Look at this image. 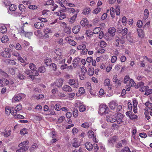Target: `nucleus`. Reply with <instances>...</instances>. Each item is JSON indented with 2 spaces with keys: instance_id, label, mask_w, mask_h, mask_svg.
I'll return each instance as SVG.
<instances>
[{
  "instance_id": "e2e57ef3",
  "label": "nucleus",
  "mask_w": 152,
  "mask_h": 152,
  "mask_svg": "<svg viewBox=\"0 0 152 152\" xmlns=\"http://www.w3.org/2000/svg\"><path fill=\"white\" fill-rule=\"evenodd\" d=\"M129 117L131 120L135 119L137 118V116L134 114H131L129 115Z\"/></svg>"
},
{
  "instance_id": "2f4dec72",
  "label": "nucleus",
  "mask_w": 152,
  "mask_h": 152,
  "mask_svg": "<svg viewBox=\"0 0 152 152\" xmlns=\"http://www.w3.org/2000/svg\"><path fill=\"white\" fill-rule=\"evenodd\" d=\"M79 111L80 112H83L86 110V106L80 103V104H79Z\"/></svg>"
},
{
  "instance_id": "6ab92c4d",
  "label": "nucleus",
  "mask_w": 152,
  "mask_h": 152,
  "mask_svg": "<svg viewBox=\"0 0 152 152\" xmlns=\"http://www.w3.org/2000/svg\"><path fill=\"white\" fill-rule=\"evenodd\" d=\"M86 88L88 90L90 93L91 95H94L93 92L92 91L91 87V84L89 82H87L85 84Z\"/></svg>"
},
{
  "instance_id": "423d86ee",
  "label": "nucleus",
  "mask_w": 152,
  "mask_h": 152,
  "mask_svg": "<svg viewBox=\"0 0 152 152\" xmlns=\"http://www.w3.org/2000/svg\"><path fill=\"white\" fill-rule=\"evenodd\" d=\"M10 50V49L9 48L6 49L4 51H2L1 53V56L4 58H10L11 56L10 54L9 53Z\"/></svg>"
},
{
  "instance_id": "20e7f679",
  "label": "nucleus",
  "mask_w": 152,
  "mask_h": 152,
  "mask_svg": "<svg viewBox=\"0 0 152 152\" xmlns=\"http://www.w3.org/2000/svg\"><path fill=\"white\" fill-rule=\"evenodd\" d=\"M62 50L60 49H56L54 51L56 56L54 57L56 61L60 60L62 58Z\"/></svg>"
},
{
  "instance_id": "39448f33",
  "label": "nucleus",
  "mask_w": 152,
  "mask_h": 152,
  "mask_svg": "<svg viewBox=\"0 0 152 152\" xmlns=\"http://www.w3.org/2000/svg\"><path fill=\"white\" fill-rule=\"evenodd\" d=\"M63 81L64 80L62 79H58L54 83L51 84V85L52 86H55L58 87H61L63 84Z\"/></svg>"
},
{
  "instance_id": "a878e982",
  "label": "nucleus",
  "mask_w": 152,
  "mask_h": 152,
  "mask_svg": "<svg viewBox=\"0 0 152 152\" xmlns=\"http://www.w3.org/2000/svg\"><path fill=\"white\" fill-rule=\"evenodd\" d=\"M69 11L70 12L71 15H75V14H77L78 11V10H75L74 8H68Z\"/></svg>"
},
{
  "instance_id": "49530a36",
  "label": "nucleus",
  "mask_w": 152,
  "mask_h": 152,
  "mask_svg": "<svg viewBox=\"0 0 152 152\" xmlns=\"http://www.w3.org/2000/svg\"><path fill=\"white\" fill-rule=\"evenodd\" d=\"M73 115L74 117H77L78 115V111L76 108H75L73 111Z\"/></svg>"
},
{
  "instance_id": "f03ea898",
  "label": "nucleus",
  "mask_w": 152,
  "mask_h": 152,
  "mask_svg": "<svg viewBox=\"0 0 152 152\" xmlns=\"http://www.w3.org/2000/svg\"><path fill=\"white\" fill-rule=\"evenodd\" d=\"M116 29L113 27H110L108 29V32L110 34H107L105 36V38L107 40H111L112 39L114 36L115 35Z\"/></svg>"
},
{
  "instance_id": "412c9836",
  "label": "nucleus",
  "mask_w": 152,
  "mask_h": 152,
  "mask_svg": "<svg viewBox=\"0 0 152 152\" xmlns=\"http://www.w3.org/2000/svg\"><path fill=\"white\" fill-rule=\"evenodd\" d=\"M88 24V20L86 18H83L80 21V24L81 25L83 26H87Z\"/></svg>"
},
{
  "instance_id": "a18cd8bd",
  "label": "nucleus",
  "mask_w": 152,
  "mask_h": 152,
  "mask_svg": "<svg viewBox=\"0 0 152 152\" xmlns=\"http://www.w3.org/2000/svg\"><path fill=\"white\" fill-rule=\"evenodd\" d=\"M20 148L16 151V152H24L27 150V148H23L22 147H19Z\"/></svg>"
},
{
  "instance_id": "680f3d73",
  "label": "nucleus",
  "mask_w": 152,
  "mask_h": 152,
  "mask_svg": "<svg viewBox=\"0 0 152 152\" xmlns=\"http://www.w3.org/2000/svg\"><path fill=\"white\" fill-rule=\"evenodd\" d=\"M19 111H17V109H15L13 107L12 108V111L11 112V114L13 115L14 116L15 115H16L17 112Z\"/></svg>"
},
{
  "instance_id": "de8ad7c7",
  "label": "nucleus",
  "mask_w": 152,
  "mask_h": 152,
  "mask_svg": "<svg viewBox=\"0 0 152 152\" xmlns=\"http://www.w3.org/2000/svg\"><path fill=\"white\" fill-rule=\"evenodd\" d=\"M137 31L139 37H142L144 36V34L142 31L141 29H137Z\"/></svg>"
},
{
  "instance_id": "7ed1b4c3",
  "label": "nucleus",
  "mask_w": 152,
  "mask_h": 152,
  "mask_svg": "<svg viewBox=\"0 0 152 152\" xmlns=\"http://www.w3.org/2000/svg\"><path fill=\"white\" fill-rule=\"evenodd\" d=\"M109 106L111 110H114L116 108L117 112L120 111L122 108V106L121 105H118L115 101H112L109 103Z\"/></svg>"
},
{
  "instance_id": "338daca9",
  "label": "nucleus",
  "mask_w": 152,
  "mask_h": 152,
  "mask_svg": "<svg viewBox=\"0 0 152 152\" xmlns=\"http://www.w3.org/2000/svg\"><path fill=\"white\" fill-rule=\"evenodd\" d=\"M128 32V29L127 28H125L123 29L121 31V33L123 35H126Z\"/></svg>"
},
{
  "instance_id": "0e129e2a",
  "label": "nucleus",
  "mask_w": 152,
  "mask_h": 152,
  "mask_svg": "<svg viewBox=\"0 0 152 152\" xmlns=\"http://www.w3.org/2000/svg\"><path fill=\"white\" fill-rule=\"evenodd\" d=\"M9 72L11 74L13 75L15 74V68H11L9 69Z\"/></svg>"
},
{
  "instance_id": "c85d7f7f",
  "label": "nucleus",
  "mask_w": 152,
  "mask_h": 152,
  "mask_svg": "<svg viewBox=\"0 0 152 152\" xmlns=\"http://www.w3.org/2000/svg\"><path fill=\"white\" fill-rule=\"evenodd\" d=\"M7 28L4 26H2L0 28V32L1 33H5L7 32Z\"/></svg>"
},
{
  "instance_id": "a211bd4d",
  "label": "nucleus",
  "mask_w": 152,
  "mask_h": 152,
  "mask_svg": "<svg viewBox=\"0 0 152 152\" xmlns=\"http://www.w3.org/2000/svg\"><path fill=\"white\" fill-rule=\"evenodd\" d=\"M91 9L88 7H85L83 10L82 14L84 15H88L90 12Z\"/></svg>"
},
{
  "instance_id": "4468645a",
  "label": "nucleus",
  "mask_w": 152,
  "mask_h": 152,
  "mask_svg": "<svg viewBox=\"0 0 152 152\" xmlns=\"http://www.w3.org/2000/svg\"><path fill=\"white\" fill-rule=\"evenodd\" d=\"M35 27L37 29H40L42 28L44 26V24L42 22H38L34 24Z\"/></svg>"
},
{
  "instance_id": "9d476101",
  "label": "nucleus",
  "mask_w": 152,
  "mask_h": 152,
  "mask_svg": "<svg viewBox=\"0 0 152 152\" xmlns=\"http://www.w3.org/2000/svg\"><path fill=\"white\" fill-rule=\"evenodd\" d=\"M43 32L44 34L43 37L45 38H48L49 37V36L48 34L52 33L50 29L47 28L44 29Z\"/></svg>"
},
{
  "instance_id": "aec40b11",
  "label": "nucleus",
  "mask_w": 152,
  "mask_h": 152,
  "mask_svg": "<svg viewBox=\"0 0 152 152\" xmlns=\"http://www.w3.org/2000/svg\"><path fill=\"white\" fill-rule=\"evenodd\" d=\"M80 26H75L72 29L73 32L75 34H77L80 31Z\"/></svg>"
},
{
  "instance_id": "58836bf2",
  "label": "nucleus",
  "mask_w": 152,
  "mask_h": 152,
  "mask_svg": "<svg viewBox=\"0 0 152 152\" xmlns=\"http://www.w3.org/2000/svg\"><path fill=\"white\" fill-rule=\"evenodd\" d=\"M86 34L88 37H91L93 35V34H95L94 32H92L90 30H88L86 31Z\"/></svg>"
},
{
  "instance_id": "0eeeda50",
  "label": "nucleus",
  "mask_w": 152,
  "mask_h": 152,
  "mask_svg": "<svg viewBox=\"0 0 152 152\" xmlns=\"http://www.w3.org/2000/svg\"><path fill=\"white\" fill-rule=\"evenodd\" d=\"M115 117L116 118V121L118 124H120L122 122V119L123 118V115L122 114L119 113H117L115 114Z\"/></svg>"
},
{
  "instance_id": "b1692460",
  "label": "nucleus",
  "mask_w": 152,
  "mask_h": 152,
  "mask_svg": "<svg viewBox=\"0 0 152 152\" xmlns=\"http://www.w3.org/2000/svg\"><path fill=\"white\" fill-rule=\"evenodd\" d=\"M31 79H33L35 76H38L39 75V72L36 69L31 71Z\"/></svg>"
},
{
  "instance_id": "f704fd0d",
  "label": "nucleus",
  "mask_w": 152,
  "mask_h": 152,
  "mask_svg": "<svg viewBox=\"0 0 152 152\" xmlns=\"http://www.w3.org/2000/svg\"><path fill=\"white\" fill-rule=\"evenodd\" d=\"M77 14H75V15H72V16L71 17L70 20V22L72 23H74V22L75 21L77 16Z\"/></svg>"
},
{
  "instance_id": "c9c22d12",
  "label": "nucleus",
  "mask_w": 152,
  "mask_h": 152,
  "mask_svg": "<svg viewBox=\"0 0 152 152\" xmlns=\"http://www.w3.org/2000/svg\"><path fill=\"white\" fill-rule=\"evenodd\" d=\"M54 2L52 0H49L47 1L45 4H44L45 5H52L53 6L54 5Z\"/></svg>"
},
{
  "instance_id": "4be33fe9",
  "label": "nucleus",
  "mask_w": 152,
  "mask_h": 152,
  "mask_svg": "<svg viewBox=\"0 0 152 152\" xmlns=\"http://www.w3.org/2000/svg\"><path fill=\"white\" fill-rule=\"evenodd\" d=\"M63 89L64 91L67 92H71L72 91V89L71 87L68 85L64 86L63 87Z\"/></svg>"
},
{
  "instance_id": "1a4fd4ad",
  "label": "nucleus",
  "mask_w": 152,
  "mask_h": 152,
  "mask_svg": "<svg viewBox=\"0 0 152 152\" xmlns=\"http://www.w3.org/2000/svg\"><path fill=\"white\" fill-rule=\"evenodd\" d=\"M106 120L108 122L113 123L116 121V118L113 115H109L107 116Z\"/></svg>"
},
{
  "instance_id": "f3484780",
  "label": "nucleus",
  "mask_w": 152,
  "mask_h": 152,
  "mask_svg": "<svg viewBox=\"0 0 152 152\" xmlns=\"http://www.w3.org/2000/svg\"><path fill=\"white\" fill-rule=\"evenodd\" d=\"M80 59L78 58H75L73 61L72 63L73 66L75 68L76 67L79 65V64L80 63Z\"/></svg>"
},
{
  "instance_id": "72a5a7b5",
  "label": "nucleus",
  "mask_w": 152,
  "mask_h": 152,
  "mask_svg": "<svg viewBox=\"0 0 152 152\" xmlns=\"http://www.w3.org/2000/svg\"><path fill=\"white\" fill-rule=\"evenodd\" d=\"M88 75L90 76H92L94 74V68L93 67H91L88 71Z\"/></svg>"
},
{
  "instance_id": "37998d69",
  "label": "nucleus",
  "mask_w": 152,
  "mask_h": 152,
  "mask_svg": "<svg viewBox=\"0 0 152 152\" xmlns=\"http://www.w3.org/2000/svg\"><path fill=\"white\" fill-rule=\"evenodd\" d=\"M21 135H23L28 133L27 129L26 128L23 129L21 130L20 132Z\"/></svg>"
},
{
  "instance_id": "473e14b6",
  "label": "nucleus",
  "mask_w": 152,
  "mask_h": 152,
  "mask_svg": "<svg viewBox=\"0 0 152 152\" xmlns=\"http://www.w3.org/2000/svg\"><path fill=\"white\" fill-rule=\"evenodd\" d=\"M12 108L10 109L9 107H5V113L7 115H9L10 113L11 114Z\"/></svg>"
},
{
  "instance_id": "4d7b16f0",
  "label": "nucleus",
  "mask_w": 152,
  "mask_h": 152,
  "mask_svg": "<svg viewBox=\"0 0 152 152\" xmlns=\"http://www.w3.org/2000/svg\"><path fill=\"white\" fill-rule=\"evenodd\" d=\"M80 145L79 143L78 142L75 140L74 142L72 143V146L75 148L78 147Z\"/></svg>"
},
{
  "instance_id": "bf43d9fd",
  "label": "nucleus",
  "mask_w": 152,
  "mask_h": 152,
  "mask_svg": "<svg viewBox=\"0 0 152 152\" xmlns=\"http://www.w3.org/2000/svg\"><path fill=\"white\" fill-rule=\"evenodd\" d=\"M65 120V117L63 116L60 117L58 119V122L59 123H61Z\"/></svg>"
},
{
  "instance_id": "393cba45",
  "label": "nucleus",
  "mask_w": 152,
  "mask_h": 152,
  "mask_svg": "<svg viewBox=\"0 0 152 152\" xmlns=\"http://www.w3.org/2000/svg\"><path fill=\"white\" fill-rule=\"evenodd\" d=\"M6 61L8 65H15L17 64L16 62L12 60L7 59Z\"/></svg>"
},
{
  "instance_id": "9b49d317",
  "label": "nucleus",
  "mask_w": 152,
  "mask_h": 152,
  "mask_svg": "<svg viewBox=\"0 0 152 152\" xmlns=\"http://www.w3.org/2000/svg\"><path fill=\"white\" fill-rule=\"evenodd\" d=\"M62 11H59L58 12H55V14L59 16V19L61 20L66 17V15L65 13H62Z\"/></svg>"
},
{
  "instance_id": "5fc2aeb1",
  "label": "nucleus",
  "mask_w": 152,
  "mask_h": 152,
  "mask_svg": "<svg viewBox=\"0 0 152 152\" xmlns=\"http://www.w3.org/2000/svg\"><path fill=\"white\" fill-rule=\"evenodd\" d=\"M61 106L59 104H56L54 107L55 109L56 110L58 111H60L61 109Z\"/></svg>"
},
{
  "instance_id": "f8f14e48",
  "label": "nucleus",
  "mask_w": 152,
  "mask_h": 152,
  "mask_svg": "<svg viewBox=\"0 0 152 152\" xmlns=\"http://www.w3.org/2000/svg\"><path fill=\"white\" fill-rule=\"evenodd\" d=\"M68 84L71 86H74L75 88H77L78 87V83H76L75 80L74 79H70L68 81Z\"/></svg>"
},
{
  "instance_id": "bb28decb",
  "label": "nucleus",
  "mask_w": 152,
  "mask_h": 152,
  "mask_svg": "<svg viewBox=\"0 0 152 152\" xmlns=\"http://www.w3.org/2000/svg\"><path fill=\"white\" fill-rule=\"evenodd\" d=\"M117 139V137L116 136H113L109 139V142L110 143H113L115 142Z\"/></svg>"
},
{
  "instance_id": "6e6552de",
  "label": "nucleus",
  "mask_w": 152,
  "mask_h": 152,
  "mask_svg": "<svg viewBox=\"0 0 152 152\" xmlns=\"http://www.w3.org/2000/svg\"><path fill=\"white\" fill-rule=\"evenodd\" d=\"M26 97V95L24 94H21L20 95H18L15 96L13 98L16 102H18L21 100L22 98H24Z\"/></svg>"
},
{
  "instance_id": "052dcab7",
  "label": "nucleus",
  "mask_w": 152,
  "mask_h": 152,
  "mask_svg": "<svg viewBox=\"0 0 152 152\" xmlns=\"http://www.w3.org/2000/svg\"><path fill=\"white\" fill-rule=\"evenodd\" d=\"M14 117L15 119H23L24 118V116L20 114L16 115L14 116Z\"/></svg>"
},
{
  "instance_id": "5701e85b",
  "label": "nucleus",
  "mask_w": 152,
  "mask_h": 152,
  "mask_svg": "<svg viewBox=\"0 0 152 152\" xmlns=\"http://www.w3.org/2000/svg\"><path fill=\"white\" fill-rule=\"evenodd\" d=\"M104 85L105 86H108V88L109 90H111V86L110 85V80L108 79H106L104 81Z\"/></svg>"
},
{
  "instance_id": "6e6d98bb",
  "label": "nucleus",
  "mask_w": 152,
  "mask_h": 152,
  "mask_svg": "<svg viewBox=\"0 0 152 152\" xmlns=\"http://www.w3.org/2000/svg\"><path fill=\"white\" fill-rule=\"evenodd\" d=\"M11 131L9 130L8 132H7L6 130H5V132L4 133V135L5 137H8L10 136L11 134Z\"/></svg>"
},
{
  "instance_id": "79ce46f5",
  "label": "nucleus",
  "mask_w": 152,
  "mask_h": 152,
  "mask_svg": "<svg viewBox=\"0 0 152 152\" xmlns=\"http://www.w3.org/2000/svg\"><path fill=\"white\" fill-rule=\"evenodd\" d=\"M145 105L146 107V108H148L149 109H152V103H150L149 101L145 103Z\"/></svg>"
},
{
  "instance_id": "864d4df0",
  "label": "nucleus",
  "mask_w": 152,
  "mask_h": 152,
  "mask_svg": "<svg viewBox=\"0 0 152 152\" xmlns=\"http://www.w3.org/2000/svg\"><path fill=\"white\" fill-rule=\"evenodd\" d=\"M68 41L69 43L71 45L75 46L77 44L76 42L73 39H70Z\"/></svg>"
},
{
  "instance_id": "13d9d810",
  "label": "nucleus",
  "mask_w": 152,
  "mask_h": 152,
  "mask_svg": "<svg viewBox=\"0 0 152 152\" xmlns=\"http://www.w3.org/2000/svg\"><path fill=\"white\" fill-rule=\"evenodd\" d=\"M34 34L37 36H42V33L40 30H37V31H35Z\"/></svg>"
},
{
  "instance_id": "ea45409f",
  "label": "nucleus",
  "mask_w": 152,
  "mask_h": 152,
  "mask_svg": "<svg viewBox=\"0 0 152 152\" xmlns=\"http://www.w3.org/2000/svg\"><path fill=\"white\" fill-rule=\"evenodd\" d=\"M91 124L88 122H85L81 125V126L86 129L88 128L90 126Z\"/></svg>"
},
{
  "instance_id": "a19ab883",
  "label": "nucleus",
  "mask_w": 152,
  "mask_h": 152,
  "mask_svg": "<svg viewBox=\"0 0 152 152\" xmlns=\"http://www.w3.org/2000/svg\"><path fill=\"white\" fill-rule=\"evenodd\" d=\"M65 3H61V2L60 3H58L60 4V6L62 7V9H61V10L60 11H62V12H64L66 11V8L64 6L63 4Z\"/></svg>"
},
{
  "instance_id": "ddd939ff",
  "label": "nucleus",
  "mask_w": 152,
  "mask_h": 152,
  "mask_svg": "<svg viewBox=\"0 0 152 152\" xmlns=\"http://www.w3.org/2000/svg\"><path fill=\"white\" fill-rule=\"evenodd\" d=\"M29 143V141L28 140H26L20 143L18 145L19 147H22L23 148H27V150L28 148V145Z\"/></svg>"
},
{
  "instance_id": "3c124183",
  "label": "nucleus",
  "mask_w": 152,
  "mask_h": 152,
  "mask_svg": "<svg viewBox=\"0 0 152 152\" xmlns=\"http://www.w3.org/2000/svg\"><path fill=\"white\" fill-rule=\"evenodd\" d=\"M46 70V68L44 66H41L38 69V71L40 73H43L45 72Z\"/></svg>"
},
{
  "instance_id": "e433bc0d",
  "label": "nucleus",
  "mask_w": 152,
  "mask_h": 152,
  "mask_svg": "<svg viewBox=\"0 0 152 152\" xmlns=\"http://www.w3.org/2000/svg\"><path fill=\"white\" fill-rule=\"evenodd\" d=\"M17 8L16 6L14 4H11L9 6V9L10 11H15Z\"/></svg>"
},
{
  "instance_id": "c03bdc74",
  "label": "nucleus",
  "mask_w": 152,
  "mask_h": 152,
  "mask_svg": "<svg viewBox=\"0 0 152 152\" xmlns=\"http://www.w3.org/2000/svg\"><path fill=\"white\" fill-rule=\"evenodd\" d=\"M149 87L148 86H142L140 87V91H145L146 92V90L148 89Z\"/></svg>"
},
{
  "instance_id": "7c9ffc66",
  "label": "nucleus",
  "mask_w": 152,
  "mask_h": 152,
  "mask_svg": "<svg viewBox=\"0 0 152 152\" xmlns=\"http://www.w3.org/2000/svg\"><path fill=\"white\" fill-rule=\"evenodd\" d=\"M86 61L88 63H90L91 61L93 66H95V60H93L92 57H88L86 60Z\"/></svg>"
},
{
  "instance_id": "cd10ccee",
  "label": "nucleus",
  "mask_w": 152,
  "mask_h": 152,
  "mask_svg": "<svg viewBox=\"0 0 152 152\" xmlns=\"http://www.w3.org/2000/svg\"><path fill=\"white\" fill-rule=\"evenodd\" d=\"M1 40L2 43H5L9 40L8 37L7 35L3 36L1 39Z\"/></svg>"
},
{
  "instance_id": "09e8293b",
  "label": "nucleus",
  "mask_w": 152,
  "mask_h": 152,
  "mask_svg": "<svg viewBox=\"0 0 152 152\" xmlns=\"http://www.w3.org/2000/svg\"><path fill=\"white\" fill-rule=\"evenodd\" d=\"M88 137L90 138L93 137L94 135V132L92 130H89L88 133Z\"/></svg>"
},
{
  "instance_id": "c756f323",
  "label": "nucleus",
  "mask_w": 152,
  "mask_h": 152,
  "mask_svg": "<svg viewBox=\"0 0 152 152\" xmlns=\"http://www.w3.org/2000/svg\"><path fill=\"white\" fill-rule=\"evenodd\" d=\"M38 146L37 144L36 143H34L32 145L31 147L29 149L30 151H34L38 148Z\"/></svg>"
},
{
  "instance_id": "8fccbe9b",
  "label": "nucleus",
  "mask_w": 152,
  "mask_h": 152,
  "mask_svg": "<svg viewBox=\"0 0 152 152\" xmlns=\"http://www.w3.org/2000/svg\"><path fill=\"white\" fill-rule=\"evenodd\" d=\"M29 67L30 69L32 70L36 69H37L35 65L32 63H30L29 65Z\"/></svg>"
},
{
  "instance_id": "dca6fc26",
  "label": "nucleus",
  "mask_w": 152,
  "mask_h": 152,
  "mask_svg": "<svg viewBox=\"0 0 152 152\" xmlns=\"http://www.w3.org/2000/svg\"><path fill=\"white\" fill-rule=\"evenodd\" d=\"M85 146L89 151H91L93 148L92 144L90 142H87L85 144Z\"/></svg>"
},
{
  "instance_id": "69168bd1",
  "label": "nucleus",
  "mask_w": 152,
  "mask_h": 152,
  "mask_svg": "<svg viewBox=\"0 0 152 152\" xmlns=\"http://www.w3.org/2000/svg\"><path fill=\"white\" fill-rule=\"evenodd\" d=\"M122 23L124 25H126L127 23V19L125 16H124L122 20Z\"/></svg>"
},
{
  "instance_id": "2eb2a0df",
  "label": "nucleus",
  "mask_w": 152,
  "mask_h": 152,
  "mask_svg": "<svg viewBox=\"0 0 152 152\" xmlns=\"http://www.w3.org/2000/svg\"><path fill=\"white\" fill-rule=\"evenodd\" d=\"M137 101L135 99L133 101V111L134 113H137Z\"/></svg>"
},
{
  "instance_id": "f257e3e1",
  "label": "nucleus",
  "mask_w": 152,
  "mask_h": 152,
  "mask_svg": "<svg viewBox=\"0 0 152 152\" xmlns=\"http://www.w3.org/2000/svg\"><path fill=\"white\" fill-rule=\"evenodd\" d=\"M109 111V109L105 104H102L99 105L98 112L101 115L108 114Z\"/></svg>"
},
{
  "instance_id": "4c0bfd02",
  "label": "nucleus",
  "mask_w": 152,
  "mask_h": 152,
  "mask_svg": "<svg viewBox=\"0 0 152 152\" xmlns=\"http://www.w3.org/2000/svg\"><path fill=\"white\" fill-rule=\"evenodd\" d=\"M51 60L50 58H46L45 60V63L47 66H49L50 65Z\"/></svg>"
},
{
  "instance_id": "774afa93",
  "label": "nucleus",
  "mask_w": 152,
  "mask_h": 152,
  "mask_svg": "<svg viewBox=\"0 0 152 152\" xmlns=\"http://www.w3.org/2000/svg\"><path fill=\"white\" fill-rule=\"evenodd\" d=\"M19 10L22 12H23L25 10V7L23 5L20 4L19 5Z\"/></svg>"
},
{
  "instance_id": "603ef678",
  "label": "nucleus",
  "mask_w": 152,
  "mask_h": 152,
  "mask_svg": "<svg viewBox=\"0 0 152 152\" xmlns=\"http://www.w3.org/2000/svg\"><path fill=\"white\" fill-rule=\"evenodd\" d=\"M86 47V45L85 44H83L82 45H80L77 47V49L78 50H82L83 49L85 48Z\"/></svg>"
}]
</instances>
